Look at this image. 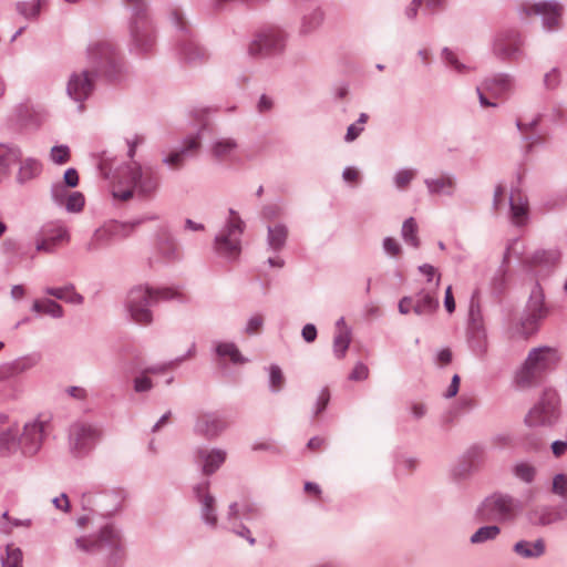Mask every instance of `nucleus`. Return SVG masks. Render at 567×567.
Segmentation results:
<instances>
[{
	"mask_svg": "<svg viewBox=\"0 0 567 567\" xmlns=\"http://www.w3.org/2000/svg\"><path fill=\"white\" fill-rule=\"evenodd\" d=\"M513 551L523 559H539L546 554V542L544 538L520 539L513 545Z\"/></svg>",
	"mask_w": 567,
	"mask_h": 567,
	"instance_id": "obj_26",
	"label": "nucleus"
},
{
	"mask_svg": "<svg viewBox=\"0 0 567 567\" xmlns=\"http://www.w3.org/2000/svg\"><path fill=\"white\" fill-rule=\"evenodd\" d=\"M342 178L351 187H357L361 183V173L358 168L348 166L342 172Z\"/></svg>",
	"mask_w": 567,
	"mask_h": 567,
	"instance_id": "obj_55",
	"label": "nucleus"
},
{
	"mask_svg": "<svg viewBox=\"0 0 567 567\" xmlns=\"http://www.w3.org/2000/svg\"><path fill=\"white\" fill-rule=\"evenodd\" d=\"M559 256L556 251L538 250L529 258V265L535 269L536 276H548L558 262Z\"/></svg>",
	"mask_w": 567,
	"mask_h": 567,
	"instance_id": "obj_25",
	"label": "nucleus"
},
{
	"mask_svg": "<svg viewBox=\"0 0 567 567\" xmlns=\"http://www.w3.org/2000/svg\"><path fill=\"white\" fill-rule=\"evenodd\" d=\"M417 466V461L413 457H403L396 463V471L401 474H410Z\"/></svg>",
	"mask_w": 567,
	"mask_h": 567,
	"instance_id": "obj_58",
	"label": "nucleus"
},
{
	"mask_svg": "<svg viewBox=\"0 0 567 567\" xmlns=\"http://www.w3.org/2000/svg\"><path fill=\"white\" fill-rule=\"evenodd\" d=\"M517 502L504 494H493L485 498L480 508L483 519L506 523L515 518Z\"/></svg>",
	"mask_w": 567,
	"mask_h": 567,
	"instance_id": "obj_11",
	"label": "nucleus"
},
{
	"mask_svg": "<svg viewBox=\"0 0 567 567\" xmlns=\"http://www.w3.org/2000/svg\"><path fill=\"white\" fill-rule=\"evenodd\" d=\"M153 388L154 383L144 370L133 379V389L136 393L150 392Z\"/></svg>",
	"mask_w": 567,
	"mask_h": 567,
	"instance_id": "obj_46",
	"label": "nucleus"
},
{
	"mask_svg": "<svg viewBox=\"0 0 567 567\" xmlns=\"http://www.w3.org/2000/svg\"><path fill=\"white\" fill-rule=\"evenodd\" d=\"M226 450L219 447H197L194 452V461L202 467V472L209 476L214 474L226 461Z\"/></svg>",
	"mask_w": 567,
	"mask_h": 567,
	"instance_id": "obj_18",
	"label": "nucleus"
},
{
	"mask_svg": "<svg viewBox=\"0 0 567 567\" xmlns=\"http://www.w3.org/2000/svg\"><path fill=\"white\" fill-rule=\"evenodd\" d=\"M208 489V481H203L193 487L194 495L200 505L202 519L207 526L216 528L218 523V517L216 514V502L215 497L209 493Z\"/></svg>",
	"mask_w": 567,
	"mask_h": 567,
	"instance_id": "obj_15",
	"label": "nucleus"
},
{
	"mask_svg": "<svg viewBox=\"0 0 567 567\" xmlns=\"http://www.w3.org/2000/svg\"><path fill=\"white\" fill-rule=\"evenodd\" d=\"M467 343L476 355H484L487 352V333L483 321V316L478 301L471 300L468 323H467Z\"/></svg>",
	"mask_w": 567,
	"mask_h": 567,
	"instance_id": "obj_12",
	"label": "nucleus"
},
{
	"mask_svg": "<svg viewBox=\"0 0 567 567\" xmlns=\"http://www.w3.org/2000/svg\"><path fill=\"white\" fill-rule=\"evenodd\" d=\"M486 458L485 449L481 445L471 446L464 455L463 463L454 470L456 478H465L480 470Z\"/></svg>",
	"mask_w": 567,
	"mask_h": 567,
	"instance_id": "obj_22",
	"label": "nucleus"
},
{
	"mask_svg": "<svg viewBox=\"0 0 567 567\" xmlns=\"http://www.w3.org/2000/svg\"><path fill=\"white\" fill-rule=\"evenodd\" d=\"M519 48L520 41L518 35L515 33H509L497 39L495 44V52L505 59H513L518 53Z\"/></svg>",
	"mask_w": 567,
	"mask_h": 567,
	"instance_id": "obj_36",
	"label": "nucleus"
},
{
	"mask_svg": "<svg viewBox=\"0 0 567 567\" xmlns=\"http://www.w3.org/2000/svg\"><path fill=\"white\" fill-rule=\"evenodd\" d=\"M42 172V165L38 159L25 158L21 162L19 171L16 176V182L19 185H25L29 182L38 178Z\"/></svg>",
	"mask_w": 567,
	"mask_h": 567,
	"instance_id": "obj_35",
	"label": "nucleus"
},
{
	"mask_svg": "<svg viewBox=\"0 0 567 567\" xmlns=\"http://www.w3.org/2000/svg\"><path fill=\"white\" fill-rule=\"evenodd\" d=\"M402 238L406 245L414 248L420 247V238L417 237V225L413 217L404 220L401 229Z\"/></svg>",
	"mask_w": 567,
	"mask_h": 567,
	"instance_id": "obj_42",
	"label": "nucleus"
},
{
	"mask_svg": "<svg viewBox=\"0 0 567 567\" xmlns=\"http://www.w3.org/2000/svg\"><path fill=\"white\" fill-rule=\"evenodd\" d=\"M382 246L385 254L390 257H398L402 252L400 243L392 237H385Z\"/></svg>",
	"mask_w": 567,
	"mask_h": 567,
	"instance_id": "obj_57",
	"label": "nucleus"
},
{
	"mask_svg": "<svg viewBox=\"0 0 567 567\" xmlns=\"http://www.w3.org/2000/svg\"><path fill=\"white\" fill-rule=\"evenodd\" d=\"M509 209L512 221L522 226L528 218V200L519 189H512L509 196Z\"/></svg>",
	"mask_w": 567,
	"mask_h": 567,
	"instance_id": "obj_28",
	"label": "nucleus"
},
{
	"mask_svg": "<svg viewBox=\"0 0 567 567\" xmlns=\"http://www.w3.org/2000/svg\"><path fill=\"white\" fill-rule=\"evenodd\" d=\"M288 234V227L282 223L268 225L266 238L268 250L275 254L281 251L286 246Z\"/></svg>",
	"mask_w": 567,
	"mask_h": 567,
	"instance_id": "obj_33",
	"label": "nucleus"
},
{
	"mask_svg": "<svg viewBox=\"0 0 567 567\" xmlns=\"http://www.w3.org/2000/svg\"><path fill=\"white\" fill-rule=\"evenodd\" d=\"M76 547L91 554H102L112 566L117 565L124 558L125 549L120 532L105 526L96 538L80 537L75 540Z\"/></svg>",
	"mask_w": 567,
	"mask_h": 567,
	"instance_id": "obj_4",
	"label": "nucleus"
},
{
	"mask_svg": "<svg viewBox=\"0 0 567 567\" xmlns=\"http://www.w3.org/2000/svg\"><path fill=\"white\" fill-rule=\"evenodd\" d=\"M351 343L349 333H336L333 338V354L337 359H343Z\"/></svg>",
	"mask_w": 567,
	"mask_h": 567,
	"instance_id": "obj_44",
	"label": "nucleus"
},
{
	"mask_svg": "<svg viewBox=\"0 0 567 567\" xmlns=\"http://www.w3.org/2000/svg\"><path fill=\"white\" fill-rule=\"evenodd\" d=\"M549 308L545 302V293L538 282L534 285L520 319L522 333L530 336L537 331L539 323L548 316Z\"/></svg>",
	"mask_w": 567,
	"mask_h": 567,
	"instance_id": "obj_8",
	"label": "nucleus"
},
{
	"mask_svg": "<svg viewBox=\"0 0 567 567\" xmlns=\"http://www.w3.org/2000/svg\"><path fill=\"white\" fill-rule=\"evenodd\" d=\"M558 361L559 355L555 348L544 346L532 349L515 374L516 385L520 389L537 385L545 374L555 369Z\"/></svg>",
	"mask_w": 567,
	"mask_h": 567,
	"instance_id": "obj_3",
	"label": "nucleus"
},
{
	"mask_svg": "<svg viewBox=\"0 0 567 567\" xmlns=\"http://www.w3.org/2000/svg\"><path fill=\"white\" fill-rule=\"evenodd\" d=\"M501 534V528L497 525H487L480 527L470 538L474 545L484 544L494 540Z\"/></svg>",
	"mask_w": 567,
	"mask_h": 567,
	"instance_id": "obj_41",
	"label": "nucleus"
},
{
	"mask_svg": "<svg viewBox=\"0 0 567 567\" xmlns=\"http://www.w3.org/2000/svg\"><path fill=\"white\" fill-rule=\"evenodd\" d=\"M228 427L227 421L218 413L202 411L196 414L193 431L208 441L219 437Z\"/></svg>",
	"mask_w": 567,
	"mask_h": 567,
	"instance_id": "obj_13",
	"label": "nucleus"
},
{
	"mask_svg": "<svg viewBox=\"0 0 567 567\" xmlns=\"http://www.w3.org/2000/svg\"><path fill=\"white\" fill-rule=\"evenodd\" d=\"M441 282V275L437 276L433 287H425L414 296H404L400 299L398 309L401 315L414 312L419 317L433 316L439 307L437 290Z\"/></svg>",
	"mask_w": 567,
	"mask_h": 567,
	"instance_id": "obj_7",
	"label": "nucleus"
},
{
	"mask_svg": "<svg viewBox=\"0 0 567 567\" xmlns=\"http://www.w3.org/2000/svg\"><path fill=\"white\" fill-rule=\"evenodd\" d=\"M102 436V431L86 422H75L69 430V446L76 457L87 455Z\"/></svg>",
	"mask_w": 567,
	"mask_h": 567,
	"instance_id": "obj_9",
	"label": "nucleus"
},
{
	"mask_svg": "<svg viewBox=\"0 0 567 567\" xmlns=\"http://www.w3.org/2000/svg\"><path fill=\"white\" fill-rule=\"evenodd\" d=\"M239 518V505L236 502L231 503L228 506L226 517L228 529L238 537L246 539L250 546H255L256 538L251 535L250 529L246 525L240 523Z\"/></svg>",
	"mask_w": 567,
	"mask_h": 567,
	"instance_id": "obj_27",
	"label": "nucleus"
},
{
	"mask_svg": "<svg viewBox=\"0 0 567 567\" xmlns=\"http://www.w3.org/2000/svg\"><path fill=\"white\" fill-rule=\"evenodd\" d=\"M426 188L431 195L453 196L456 188V181L451 175H440L435 178H426L424 181Z\"/></svg>",
	"mask_w": 567,
	"mask_h": 567,
	"instance_id": "obj_34",
	"label": "nucleus"
},
{
	"mask_svg": "<svg viewBox=\"0 0 567 567\" xmlns=\"http://www.w3.org/2000/svg\"><path fill=\"white\" fill-rule=\"evenodd\" d=\"M14 157L16 155L6 147V144H0V172L7 169Z\"/></svg>",
	"mask_w": 567,
	"mask_h": 567,
	"instance_id": "obj_61",
	"label": "nucleus"
},
{
	"mask_svg": "<svg viewBox=\"0 0 567 567\" xmlns=\"http://www.w3.org/2000/svg\"><path fill=\"white\" fill-rule=\"evenodd\" d=\"M526 17L534 14H542L544 17V27L547 30H554L559 27L563 7L556 2H539L532 6L524 7Z\"/></svg>",
	"mask_w": 567,
	"mask_h": 567,
	"instance_id": "obj_19",
	"label": "nucleus"
},
{
	"mask_svg": "<svg viewBox=\"0 0 567 567\" xmlns=\"http://www.w3.org/2000/svg\"><path fill=\"white\" fill-rule=\"evenodd\" d=\"M49 421L38 416L24 423L19 434L20 454L24 457L35 456L42 449L47 436Z\"/></svg>",
	"mask_w": 567,
	"mask_h": 567,
	"instance_id": "obj_10",
	"label": "nucleus"
},
{
	"mask_svg": "<svg viewBox=\"0 0 567 567\" xmlns=\"http://www.w3.org/2000/svg\"><path fill=\"white\" fill-rule=\"evenodd\" d=\"M171 300L184 301V296L174 288L164 287L153 289L146 286H137L128 291L125 309L135 323L147 326L153 321L151 307L158 301Z\"/></svg>",
	"mask_w": 567,
	"mask_h": 567,
	"instance_id": "obj_2",
	"label": "nucleus"
},
{
	"mask_svg": "<svg viewBox=\"0 0 567 567\" xmlns=\"http://www.w3.org/2000/svg\"><path fill=\"white\" fill-rule=\"evenodd\" d=\"M44 292L51 297L72 305H81L84 300L83 296L75 291V288L72 284H68L63 287H47Z\"/></svg>",
	"mask_w": 567,
	"mask_h": 567,
	"instance_id": "obj_37",
	"label": "nucleus"
},
{
	"mask_svg": "<svg viewBox=\"0 0 567 567\" xmlns=\"http://www.w3.org/2000/svg\"><path fill=\"white\" fill-rule=\"evenodd\" d=\"M419 271L427 277V287H433L437 276L436 269L430 264H423L419 267Z\"/></svg>",
	"mask_w": 567,
	"mask_h": 567,
	"instance_id": "obj_63",
	"label": "nucleus"
},
{
	"mask_svg": "<svg viewBox=\"0 0 567 567\" xmlns=\"http://www.w3.org/2000/svg\"><path fill=\"white\" fill-rule=\"evenodd\" d=\"M281 207L276 205V204H271V205H267L262 208V217L267 220H274L278 217H280L281 215Z\"/></svg>",
	"mask_w": 567,
	"mask_h": 567,
	"instance_id": "obj_64",
	"label": "nucleus"
},
{
	"mask_svg": "<svg viewBox=\"0 0 567 567\" xmlns=\"http://www.w3.org/2000/svg\"><path fill=\"white\" fill-rule=\"evenodd\" d=\"M322 22V14L320 12H313L312 14L305 17L300 27V32L308 34L316 30Z\"/></svg>",
	"mask_w": 567,
	"mask_h": 567,
	"instance_id": "obj_51",
	"label": "nucleus"
},
{
	"mask_svg": "<svg viewBox=\"0 0 567 567\" xmlns=\"http://www.w3.org/2000/svg\"><path fill=\"white\" fill-rule=\"evenodd\" d=\"M32 310L37 313H44L54 319L62 318L64 310L61 305L52 299L35 300L32 305Z\"/></svg>",
	"mask_w": 567,
	"mask_h": 567,
	"instance_id": "obj_38",
	"label": "nucleus"
},
{
	"mask_svg": "<svg viewBox=\"0 0 567 567\" xmlns=\"http://www.w3.org/2000/svg\"><path fill=\"white\" fill-rule=\"evenodd\" d=\"M245 226L238 212L229 208L228 218L223 229L215 237L214 247L219 256L235 260L240 255L241 235L244 234Z\"/></svg>",
	"mask_w": 567,
	"mask_h": 567,
	"instance_id": "obj_5",
	"label": "nucleus"
},
{
	"mask_svg": "<svg viewBox=\"0 0 567 567\" xmlns=\"http://www.w3.org/2000/svg\"><path fill=\"white\" fill-rule=\"evenodd\" d=\"M512 89V82L507 76L497 75L492 79H487L482 86L477 87L480 102L482 106H494L496 105L493 102H489L485 95V92L489 93L492 96L502 97L506 93H508Z\"/></svg>",
	"mask_w": 567,
	"mask_h": 567,
	"instance_id": "obj_21",
	"label": "nucleus"
},
{
	"mask_svg": "<svg viewBox=\"0 0 567 567\" xmlns=\"http://www.w3.org/2000/svg\"><path fill=\"white\" fill-rule=\"evenodd\" d=\"M527 518L532 525L545 527L564 520V515L554 506L538 505L528 511Z\"/></svg>",
	"mask_w": 567,
	"mask_h": 567,
	"instance_id": "obj_23",
	"label": "nucleus"
},
{
	"mask_svg": "<svg viewBox=\"0 0 567 567\" xmlns=\"http://www.w3.org/2000/svg\"><path fill=\"white\" fill-rule=\"evenodd\" d=\"M50 157L55 164H64L70 158V148L66 144H55L51 148Z\"/></svg>",
	"mask_w": 567,
	"mask_h": 567,
	"instance_id": "obj_50",
	"label": "nucleus"
},
{
	"mask_svg": "<svg viewBox=\"0 0 567 567\" xmlns=\"http://www.w3.org/2000/svg\"><path fill=\"white\" fill-rule=\"evenodd\" d=\"M369 377V369L362 362H358L351 373L349 374V379L352 381H363Z\"/></svg>",
	"mask_w": 567,
	"mask_h": 567,
	"instance_id": "obj_60",
	"label": "nucleus"
},
{
	"mask_svg": "<svg viewBox=\"0 0 567 567\" xmlns=\"http://www.w3.org/2000/svg\"><path fill=\"white\" fill-rule=\"evenodd\" d=\"M174 367H176L174 360L173 361H169V362H166V363H161V364H154V365H151V367H147L145 369H143L148 375H156V374H163L165 373L168 369H173Z\"/></svg>",
	"mask_w": 567,
	"mask_h": 567,
	"instance_id": "obj_62",
	"label": "nucleus"
},
{
	"mask_svg": "<svg viewBox=\"0 0 567 567\" xmlns=\"http://www.w3.org/2000/svg\"><path fill=\"white\" fill-rule=\"evenodd\" d=\"M516 477L525 483H532L536 475V470L528 463H519L514 467Z\"/></svg>",
	"mask_w": 567,
	"mask_h": 567,
	"instance_id": "obj_49",
	"label": "nucleus"
},
{
	"mask_svg": "<svg viewBox=\"0 0 567 567\" xmlns=\"http://www.w3.org/2000/svg\"><path fill=\"white\" fill-rule=\"evenodd\" d=\"M93 90V79L87 71L73 73L68 82V94L75 101L85 100Z\"/></svg>",
	"mask_w": 567,
	"mask_h": 567,
	"instance_id": "obj_24",
	"label": "nucleus"
},
{
	"mask_svg": "<svg viewBox=\"0 0 567 567\" xmlns=\"http://www.w3.org/2000/svg\"><path fill=\"white\" fill-rule=\"evenodd\" d=\"M40 360L41 355L39 353H30L6 362L3 365L10 380L33 369L39 364Z\"/></svg>",
	"mask_w": 567,
	"mask_h": 567,
	"instance_id": "obj_30",
	"label": "nucleus"
},
{
	"mask_svg": "<svg viewBox=\"0 0 567 567\" xmlns=\"http://www.w3.org/2000/svg\"><path fill=\"white\" fill-rule=\"evenodd\" d=\"M22 550L18 547H7V555L2 559L3 567H22Z\"/></svg>",
	"mask_w": 567,
	"mask_h": 567,
	"instance_id": "obj_48",
	"label": "nucleus"
},
{
	"mask_svg": "<svg viewBox=\"0 0 567 567\" xmlns=\"http://www.w3.org/2000/svg\"><path fill=\"white\" fill-rule=\"evenodd\" d=\"M71 193L62 182L53 183L50 189L51 199L58 206H62Z\"/></svg>",
	"mask_w": 567,
	"mask_h": 567,
	"instance_id": "obj_47",
	"label": "nucleus"
},
{
	"mask_svg": "<svg viewBox=\"0 0 567 567\" xmlns=\"http://www.w3.org/2000/svg\"><path fill=\"white\" fill-rule=\"evenodd\" d=\"M551 492L559 497H567V474L559 473L553 477Z\"/></svg>",
	"mask_w": 567,
	"mask_h": 567,
	"instance_id": "obj_52",
	"label": "nucleus"
},
{
	"mask_svg": "<svg viewBox=\"0 0 567 567\" xmlns=\"http://www.w3.org/2000/svg\"><path fill=\"white\" fill-rule=\"evenodd\" d=\"M155 258L158 261L174 262L182 258V250L174 236L165 228L156 234Z\"/></svg>",
	"mask_w": 567,
	"mask_h": 567,
	"instance_id": "obj_16",
	"label": "nucleus"
},
{
	"mask_svg": "<svg viewBox=\"0 0 567 567\" xmlns=\"http://www.w3.org/2000/svg\"><path fill=\"white\" fill-rule=\"evenodd\" d=\"M43 0H30L18 4L19 11L27 18L37 17Z\"/></svg>",
	"mask_w": 567,
	"mask_h": 567,
	"instance_id": "obj_53",
	"label": "nucleus"
},
{
	"mask_svg": "<svg viewBox=\"0 0 567 567\" xmlns=\"http://www.w3.org/2000/svg\"><path fill=\"white\" fill-rule=\"evenodd\" d=\"M560 419V399L556 390L545 389L525 416L528 427H553Z\"/></svg>",
	"mask_w": 567,
	"mask_h": 567,
	"instance_id": "obj_6",
	"label": "nucleus"
},
{
	"mask_svg": "<svg viewBox=\"0 0 567 567\" xmlns=\"http://www.w3.org/2000/svg\"><path fill=\"white\" fill-rule=\"evenodd\" d=\"M268 370V386L271 393H279L286 384V378L281 368L277 364L269 365Z\"/></svg>",
	"mask_w": 567,
	"mask_h": 567,
	"instance_id": "obj_43",
	"label": "nucleus"
},
{
	"mask_svg": "<svg viewBox=\"0 0 567 567\" xmlns=\"http://www.w3.org/2000/svg\"><path fill=\"white\" fill-rule=\"evenodd\" d=\"M237 144H209L207 152L219 162L233 161L236 157Z\"/></svg>",
	"mask_w": 567,
	"mask_h": 567,
	"instance_id": "obj_40",
	"label": "nucleus"
},
{
	"mask_svg": "<svg viewBox=\"0 0 567 567\" xmlns=\"http://www.w3.org/2000/svg\"><path fill=\"white\" fill-rule=\"evenodd\" d=\"M127 493L123 488H112L100 494L97 503L101 509L110 515L122 508Z\"/></svg>",
	"mask_w": 567,
	"mask_h": 567,
	"instance_id": "obj_29",
	"label": "nucleus"
},
{
	"mask_svg": "<svg viewBox=\"0 0 567 567\" xmlns=\"http://www.w3.org/2000/svg\"><path fill=\"white\" fill-rule=\"evenodd\" d=\"M159 187L161 176L157 171L132 163L124 171L118 185L113 187V196L123 202L134 196L141 199H153Z\"/></svg>",
	"mask_w": 567,
	"mask_h": 567,
	"instance_id": "obj_1",
	"label": "nucleus"
},
{
	"mask_svg": "<svg viewBox=\"0 0 567 567\" xmlns=\"http://www.w3.org/2000/svg\"><path fill=\"white\" fill-rule=\"evenodd\" d=\"M415 171L413 169H402L399 171L394 176L395 186L400 189L405 188L410 182L414 178Z\"/></svg>",
	"mask_w": 567,
	"mask_h": 567,
	"instance_id": "obj_56",
	"label": "nucleus"
},
{
	"mask_svg": "<svg viewBox=\"0 0 567 567\" xmlns=\"http://www.w3.org/2000/svg\"><path fill=\"white\" fill-rule=\"evenodd\" d=\"M19 434L20 430L16 424L0 430V457H10L20 452Z\"/></svg>",
	"mask_w": 567,
	"mask_h": 567,
	"instance_id": "obj_31",
	"label": "nucleus"
},
{
	"mask_svg": "<svg viewBox=\"0 0 567 567\" xmlns=\"http://www.w3.org/2000/svg\"><path fill=\"white\" fill-rule=\"evenodd\" d=\"M329 400H330L329 390L327 388H324L320 391V394L317 399L315 412H313L315 416H318L326 410V408L329 403Z\"/></svg>",
	"mask_w": 567,
	"mask_h": 567,
	"instance_id": "obj_59",
	"label": "nucleus"
},
{
	"mask_svg": "<svg viewBox=\"0 0 567 567\" xmlns=\"http://www.w3.org/2000/svg\"><path fill=\"white\" fill-rule=\"evenodd\" d=\"M215 352L220 358L228 357L234 364H243L246 362V359L241 355L234 342H217Z\"/></svg>",
	"mask_w": 567,
	"mask_h": 567,
	"instance_id": "obj_39",
	"label": "nucleus"
},
{
	"mask_svg": "<svg viewBox=\"0 0 567 567\" xmlns=\"http://www.w3.org/2000/svg\"><path fill=\"white\" fill-rule=\"evenodd\" d=\"M84 204L85 199L83 194L80 192H72L70 195H68V198L62 206L69 213H80L82 212Z\"/></svg>",
	"mask_w": 567,
	"mask_h": 567,
	"instance_id": "obj_45",
	"label": "nucleus"
},
{
	"mask_svg": "<svg viewBox=\"0 0 567 567\" xmlns=\"http://www.w3.org/2000/svg\"><path fill=\"white\" fill-rule=\"evenodd\" d=\"M202 144H177L175 147L163 152L162 162L169 169L178 171L186 162L198 156Z\"/></svg>",
	"mask_w": 567,
	"mask_h": 567,
	"instance_id": "obj_17",
	"label": "nucleus"
},
{
	"mask_svg": "<svg viewBox=\"0 0 567 567\" xmlns=\"http://www.w3.org/2000/svg\"><path fill=\"white\" fill-rule=\"evenodd\" d=\"M115 235V226L104 225L97 228L85 245L86 251L97 252L106 248L111 244Z\"/></svg>",
	"mask_w": 567,
	"mask_h": 567,
	"instance_id": "obj_32",
	"label": "nucleus"
},
{
	"mask_svg": "<svg viewBox=\"0 0 567 567\" xmlns=\"http://www.w3.org/2000/svg\"><path fill=\"white\" fill-rule=\"evenodd\" d=\"M285 34L281 30L270 28L267 31L258 34L249 45V53L252 56L270 54L282 50L285 45Z\"/></svg>",
	"mask_w": 567,
	"mask_h": 567,
	"instance_id": "obj_14",
	"label": "nucleus"
},
{
	"mask_svg": "<svg viewBox=\"0 0 567 567\" xmlns=\"http://www.w3.org/2000/svg\"><path fill=\"white\" fill-rule=\"evenodd\" d=\"M264 316L260 313L252 315L246 323L245 333L249 336L258 334L264 327Z\"/></svg>",
	"mask_w": 567,
	"mask_h": 567,
	"instance_id": "obj_54",
	"label": "nucleus"
},
{
	"mask_svg": "<svg viewBox=\"0 0 567 567\" xmlns=\"http://www.w3.org/2000/svg\"><path fill=\"white\" fill-rule=\"evenodd\" d=\"M70 240V234L63 225L48 226L42 231V238L37 241V250L53 252L55 249Z\"/></svg>",
	"mask_w": 567,
	"mask_h": 567,
	"instance_id": "obj_20",
	"label": "nucleus"
}]
</instances>
